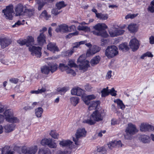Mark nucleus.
Instances as JSON below:
<instances>
[{"instance_id":"obj_1","label":"nucleus","mask_w":154,"mask_h":154,"mask_svg":"<svg viewBox=\"0 0 154 154\" xmlns=\"http://www.w3.org/2000/svg\"><path fill=\"white\" fill-rule=\"evenodd\" d=\"M105 115V113L103 110H96L91 115L89 119L84 120L83 122L90 125H93L96 122L102 121Z\"/></svg>"},{"instance_id":"obj_2","label":"nucleus","mask_w":154,"mask_h":154,"mask_svg":"<svg viewBox=\"0 0 154 154\" xmlns=\"http://www.w3.org/2000/svg\"><path fill=\"white\" fill-rule=\"evenodd\" d=\"M26 46H29V49L31 52V54L37 57H40L41 56L42 48L39 46H32L34 42V38L31 36H29L26 39Z\"/></svg>"},{"instance_id":"obj_3","label":"nucleus","mask_w":154,"mask_h":154,"mask_svg":"<svg viewBox=\"0 0 154 154\" xmlns=\"http://www.w3.org/2000/svg\"><path fill=\"white\" fill-rule=\"evenodd\" d=\"M107 27V26L104 23H98L93 26V28L95 30L93 31L92 32L94 35L107 38L109 35L105 29Z\"/></svg>"},{"instance_id":"obj_4","label":"nucleus","mask_w":154,"mask_h":154,"mask_svg":"<svg viewBox=\"0 0 154 154\" xmlns=\"http://www.w3.org/2000/svg\"><path fill=\"white\" fill-rule=\"evenodd\" d=\"M138 131L135 125L131 123H129L125 131V133L124 134L125 139L131 140L132 139L133 135L135 134Z\"/></svg>"},{"instance_id":"obj_5","label":"nucleus","mask_w":154,"mask_h":154,"mask_svg":"<svg viewBox=\"0 0 154 154\" xmlns=\"http://www.w3.org/2000/svg\"><path fill=\"white\" fill-rule=\"evenodd\" d=\"M118 54V48L115 45H111L107 47L105 51L106 56L108 58H111Z\"/></svg>"},{"instance_id":"obj_6","label":"nucleus","mask_w":154,"mask_h":154,"mask_svg":"<svg viewBox=\"0 0 154 154\" xmlns=\"http://www.w3.org/2000/svg\"><path fill=\"white\" fill-rule=\"evenodd\" d=\"M78 64L79 69L84 71L87 70L89 66V62L85 60V58L83 55H81L77 60Z\"/></svg>"},{"instance_id":"obj_7","label":"nucleus","mask_w":154,"mask_h":154,"mask_svg":"<svg viewBox=\"0 0 154 154\" xmlns=\"http://www.w3.org/2000/svg\"><path fill=\"white\" fill-rule=\"evenodd\" d=\"M5 118L8 122L16 123L19 122V120L15 117L13 116V111L11 109L6 110L4 113Z\"/></svg>"},{"instance_id":"obj_8","label":"nucleus","mask_w":154,"mask_h":154,"mask_svg":"<svg viewBox=\"0 0 154 154\" xmlns=\"http://www.w3.org/2000/svg\"><path fill=\"white\" fill-rule=\"evenodd\" d=\"M57 66L55 64H52L48 66H45L41 67V71L42 72L45 74H48L50 72L53 73L57 69Z\"/></svg>"},{"instance_id":"obj_9","label":"nucleus","mask_w":154,"mask_h":154,"mask_svg":"<svg viewBox=\"0 0 154 154\" xmlns=\"http://www.w3.org/2000/svg\"><path fill=\"white\" fill-rule=\"evenodd\" d=\"M13 7L12 5L6 7L5 9L2 10V12L5 16L6 19L11 20L14 15Z\"/></svg>"},{"instance_id":"obj_10","label":"nucleus","mask_w":154,"mask_h":154,"mask_svg":"<svg viewBox=\"0 0 154 154\" xmlns=\"http://www.w3.org/2000/svg\"><path fill=\"white\" fill-rule=\"evenodd\" d=\"M86 131L84 128L78 129L75 133L76 138H73V141L76 145H78V141L79 139L85 137L86 136Z\"/></svg>"},{"instance_id":"obj_11","label":"nucleus","mask_w":154,"mask_h":154,"mask_svg":"<svg viewBox=\"0 0 154 154\" xmlns=\"http://www.w3.org/2000/svg\"><path fill=\"white\" fill-rule=\"evenodd\" d=\"M22 152L24 154H35L37 152L38 148L36 146L29 147L23 146L22 148Z\"/></svg>"},{"instance_id":"obj_12","label":"nucleus","mask_w":154,"mask_h":154,"mask_svg":"<svg viewBox=\"0 0 154 154\" xmlns=\"http://www.w3.org/2000/svg\"><path fill=\"white\" fill-rule=\"evenodd\" d=\"M41 144L44 146H47L51 148H55L57 147L56 143L52 142L50 139L45 138L42 139L41 142Z\"/></svg>"},{"instance_id":"obj_13","label":"nucleus","mask_w":154,"mask_h":154,"mask_svg":"<svg viewBox=\"0 0 154 154\" xmlns=\"http://www.w3.org/2000/svg\"><path fill=\"white\" fill-rule=\"evenodd\" d=\"M60 68L63 71L65 70L67 73L71 74L74 76L76 75V73L71 68H69L67 65H65L63 63H60L59 65Z\"/></svg>"},{"instance_id":"obj_14","label":"nucleus","mask_w":154,"mask_h":154,"mask_svg":"<svg viewBox=\"0 0 154 154\" xmlns=\"http://www.w3.org/2000/svg\"><path fill=\"white\" fill-rule=\"evenodd\" d=\"M129 45L133 51H136L139 48V44L138 41L134 38L131 40L129 43Z\"/></svg>"},{"instance_id":"obj_15","label":"nucleus","mask_w":154,"mask_h":154,"mask_svg":"<svg viewBox=\"0 0 154 154\" xmlns=\"http://www.w3.org/2000/svg\"><path fill=\"white\" fill-rule=\"evenodd\" d=\"M47 48L53 53L59 51V48L55 43L50 42L47 45Z\"/></svg>"},{"instance_id":"obj_16","label":"nucleus","mask_w":154,"mask_h":154,"mask_svg":"<svg viewBox=\"0 0 154 154\" xmlns=\"http://www.w3.org/2000/svg\"><path fill=\"white\" fill-rule=\"evenodd\" d=\"M11 40L9 38H0V44L2 48H4L8 46L11 43Z\"/></svg>"},{"instance_id":"obj_17","label":"nucleus","mask_w":154,"mask_h":154,"mask_svg":"<svg viewBox=\"0 0 154 154\" xmlns=\"http://www.w3.org/2000/svg\"><path fill=\"white\" fill-rule=\"evenodd\" d=\"M125 32V30L122 29H116L114 30L109 32V33L112 37H115L117 35H120L122 34Z\"/></svg>"},{"instance_id":"obj_18","label":"nucleus","mask_w":154,"mask_h":154,"mask_svg":"<svg viewBox=\"0 0 154 154\" xmlns=\"http://www.w3.org/2000/svg\"><path fill=\"white\" fill-rule=\"evenodd\" d=\"M15 11L17 16L22 15L24 14V11H23V6L21 4H18L16 7Z\"/></svg>"},{"instance_id":"obj_19","label":"nucleus","mask_w":154,"mask_h":154,"mask_svg":"<svg viewBox=\"0 0 154 154\" xmlns=\"http://www.w3.org/2000/svg\"><path fill=\"white\" fill-rule=\"evenodd\" d=\"M37 41L38 45L42 46L45 43V36L42 32L37 38Z\"/></svg>"},{"instance_id":"obj_20","label":"nucleus","mask_w":154,"mask_h":154,"mask_svg":"<svg viewBox=\"0 0 154 154\" xmlns=\"http://www.w3.org/2000/svg\"><path fill=\"white\" fill-rule=\"evenodd\" d=\"M55 31L57 32H65L69 31V28L66 25L62 24L58 26L56 28Z\"/></svg>"},{"instance_id":"obj_21","label":"nucleus","mask_w":154,"mask_h":154,"mask_svg":"<svg viewBox=\"0 0 154 154\" xmlns=\"http://www.w3.org/2000/svg\"><path fill=\"white\" fill-rule=\"evenodd\" d=\"M122 145L121 141L120 140L111 141L108 144V147L110 149H112L116 146L118 147H122Z\"/></svg>"},{"instance_id":"obj_22","label":"nucleus","mask_w":154,"mask_h":154,"mask_svg":"<svg viewBox=\"0 0 154 154\" xmlns=\"http://www.w3.org/2000/svg\"><path fill=\"white\" fill-rule=\"evenodd\" d=\"M96 97L93 95H89L87 96H83L82 99L85 104L87 105H89L91 101V100L94 99Z\"/></svg>"},{"instance_id":"obj_23","label":"nucleus","mask_w":154,"mask_h":154,"mask_svg":"<svg viewBox=\"0 0 154 154\" xmlns=\"http://www.w3.org/2000/svg\"><path fill=\"white\" fill-rule=\"evenodd\" d=\"M101 49L100 47L97 45L93 46L91 48H90L87 53L91 54H94L99 52Z\"/></svg>"},{"instance_id":"obj_24","label":"nucleus","mask_w":154,"mask_h":154,"mask_svg":"<svg viewBox=\"0 0 154 154\" xmlns=\"http://www.w3.org/2000/svg\"><path fill=\"white\" fill-rule=\"evenodd\" d=\"M72 143V142L69 140H63L60 141L59 144L61 146L70 148Z\"/></svg>"},{"instance_id":"obj_25","label":"nucleus","mask_w":154,"mask_h":154,"mask_svg":"<svg viewBox=\"0 0 154 154\" xmlns=\"http://www.w3.org/2000/svg\"><path fill=\"white\" fill-rule=\"evenodd\" d=\"M29 2L32 3L35 2L38 4V11H40L46 4L44 2H41L40 0H29Z\"/></svg>"},{"instance_id":"obj_26","label":"nucleus","mask_w":154,"mask_h":154,"mask_svg":"<svg viewBox=\"0 0 154 154\" xmlns=\"http://www.w3.org/2000/svg\"><path fill=\"white\" fill-rule=\"evenodd\" d=\"M139 139L140 141L143 143H148L150 141L149 137L146 135H140L139 137Z\"/></svg>"},{"instance_id":"obj_27","label":"nucleus","mask_w":154,"mask_h":154,"mask_svg":"<svg viewBox=\"0 0 154 154\" xmlns=\"http://www.w3.org/2000/svg\"><path fill=\"white\" fill-rule=\"evenodd\" d=\"M2 154H13L14 152L10 149V147L8 146H5L2 149Z\"/></svg>"},{"instance_id":"obj_28","label":"nucleus","mask_w":154,"mask_h":154,"mask_svg":"<svg viewBox=\"0 0 154 154\" xmlns=\"http://www.w3.org/2000/svg\"><path fill=\"white\" fill-rule=\"evenodd\" d=\"M35 9L33 8L32 9H25L24 10V14L29 17L33 16L34 14Z\"/></svg>"},{"instance_id":"obj_29","label":"nucleus","mask_w":154,"mask_h":154,"mask_svg":"<svg viewBox=\"0 0 154 154\" xmlns=\"http://www.w3.org/2000/svg\"><path fill=\"white\" fill-rule=\"evenodd\" d=\"M15 125L14 124H11L10 125H7L5 127V129L7 132H10L14 129Z\"/></svg>"},{"instance_id":"obj_30","label":"nucleus","mask_w":154,"mask_h":154,"mask_svg":"<svg viewBox=\"0 0 154 154\" xmlns=\"http://www.w3.org/2000/svg\"><path fill=\"white\" fill-rule=\"evenodd\" d=\"M99 103V101H92L89 104L88 109L89 110H91L92 109H96Z\"/></svg>"},{"instance_id":"obj_31","label":"nucleus","mask_w":154,"mask_h":154,"mask_svg":"<svg viewBox=\"0 0 154 154\" xmlns=\"http://www.w3.org/2000/svg\"><path fill=\"white\" fill-rule=\"evenodd\" d=\"M100 60L99 56H97L94 57L91 61V64L92 66H94L98 63Z\"/></svg>"},{"instance_id":"obj_32","label":"nucleus","mask_w":154,"mask_h":154,"mask_svg":"<svg viewBox=\"0 0 154 154\" xmlns=\"http://www.w3.org/2000/svg\"><path fill=\"white\" fill-rule=\"evenodd\" d=\"M128 29L131 32H136L137 31V25L134 23H131L128 26Z\"/></svg>"},{"instance_id":"obj_33","label":"nucleus","mask_w":154,"mask_h":154,"mask_svg":"<svg viewBox=\"0 0 154 154\" xmlns=\"http://www.w3.org/2000/svg\"><path fill=\"white\" fill-rule=\"evenodd\" d=\"M43 112V109L42 107H39L36 108L35 110V116L38 118L41 117Z\"/></svg>"},{"instance_id":"obj_34","label":"nucleus","mask_w":154,"mask_h":154,"mask_svg":"<svg viewBox=\"0 0 154 154\" xmlns=\"http://www.w3.org/2000/svg\"><path fill=\"white\" fill-rule=\"evenodd\" d=\"M151 128L150 125L142 124L140 126V130L142 131H149Z\"/></svg>"},{"instance_id":"obj_35","label":"nucleus","mask_w":154,"mask_h":154,"mask_svg":"<svg viewBox=\"0 0 154 154\" xmlns=\"http://www.w3.org/2000/svg\"><path fill=\"white\" fill-rule=\"evenodd\" d=\"M119 48L120 50L123 52H126L129 50V48L127 44L126 43L120 45L119 46Z\"/></svg>"},{"instance_id":"obj_36","label":"nucleus","mask_w":154,"mask_h":154,"mask_svg":"<svg viewBox=\"0 0 154 154\" xmlns=\"http://www.w3.org/2000/svg\"><path fill=\"white\" fill-rule=\"evenodd\" d=\"M114 102L117 103L118 107L119 108H120L122 110L125 108V106L121 100L120 99H117L114 101Z\"/></svg>"},{"instance_id":"obj_37","label":"nucleus","mask_w":154,"mask_h":154,"mask_svg":"<svg viewBox=\"0 0 154 154\" xmlns=\"http://www.w3.org/2000/svg\"><path fill=\"white\" fill-rule=\"evenodd\" d=\"M70 100L72 104L75 106L79 103V98L78 97H72L70 98Z\"/></svg>"},{"instance_id":"obj_38","label":"nucleus","mask_w":154,"mask_h":154,"mask_svg":"<svg viewBox=\"0 0 154 154\" xmlns=\"http://www.w3.org/2000/svg\"><path fill=\"white\" fill-rule=\"evenodd\" d=\"M38 154H51V152L48 148L40 149L38 152Z\"/></svg>"},{"instance_id":"obj_39","label":"nucleus","mask_w":154,"mask_h":154,"mask_svg":"<svg viewBox=\"0 0 154 154\" xmlns=\"http://www.w3.org/2000/svg\"><path fill=\"white\" fill-rule=\"evenodd\" d=\"M96 17L102 20H106L108 18V15L107 14H102V13H98L96 14Z\"/></svg>"},{"instance_id":"obj_40","label":"nucleus","mask_w":154,"mask_h":154,"mask_svg":"<svg viewBox=\"0 0 154 154\" xmlns=\"http://www.w3.org/2000/svg\"><path fill=\"white\" fill-rule=\"evenodd\" d=\"M50 17V15L48 14L47 11L45 10H44L40 16V17L41 18H44L46 20H48Z\"/></svg>"},{"instance_id":"obj_41","label":"nucleus","mask_w":154,"mask_h":154,"mask_svg":"<svg viewBox=\"0 0 154 154\" xmlns=\"http://www.w3.org/2000/svg\"><path fill=\"white\" fill-rule=\"evenodd\" d=\"M101 93L102 97H105L108 95L109 94L108 87H107L106 88H103L101 91Z\"/></svg>"},{"instance_id":"obj_42","label":"nucleus","mask_w":154,"mask_h":154,"mask_svg":"<svg viewBox=\"0 0 154 154\" xmlns=\"http://www.w3.org/2000/svg\"><path fill=\"white\" fill-rule=\"evenodd\" d=\"M56 5L57 8L58 10H60L65 7L66 5L65 4L63 1H61L57 3L56 4Z\"/></svg>"},{"instance_id":"obj_43","label":"nucleus","mask_w":154,"mask_h":154,"mask_svg":"<svg viewBox=\"0 0 154 154\" xmlns=\"http://www.w3.org/2000/svg\"><path fill=\"white\" fill-rule=\"evenodd\" d=\"M97 153H100L101 154H103L106 152V150L103 147H100L97 148Z\"/></svg>"},{"instance_id":"obj_44","label":"nucleus","mask_w":154,"mask_h":154,"mask_svg":"<svg viewBox=\"0 0 154 154\" xmlns=\"http://www.w3.org/2000/svg\"><path fill=\"white\" fill-rule=\"evenodd\" d=\"M50 134L52 137L54 139H57L59 136V134L54 130H52L50 133Z\"/></svg>"},{"instance_id":"obj_45","label":"nucleus","mask_w":154,"mask_h":154,"mask_svg":"<svg viewBox=\"0 0 154 154\" xmlns=\"http://www.w3.org/2000/svg\"><path fill=\"white\" fill-rule=\"evenodd\" d=\"M68 65L71 67H76L77 65L74 60H69L67 63Z\"/></svg>"},{"instance_id":"obj_46","label":"nucleus","mask_w":154,"mask_h":154,"mask_svg":"<svg viewBox=\"0 0 154 154\" xmlns=\"http://www.w3.org/2000/svg\"><path fill=\"white\" fill-rule=\"evenodd\" d=\"M69 87H64L61 88H58L57 89V91L64 93L68 90H69Z\"/></svg>"},{"instance_id":"obj_47","label":"nucleus","mask_w":154,"mask_h":154,"mask_svg":"<svg viewBox=\"0 0 154 154\" xmlns=\"http://www.w3.org/2000/svg\"><path fill=\"white\" fill-rule=\"evenodd\" d=\"M137 14H128L125 17V19L126 20L130 19H133L137 16Z\"/></svg>"},{"instance_id":"obj_48","label":"nucleus","mask_w":154,"mask_h":154,"mask_svg":"<svg viewBox=\"0 0 154 154\" xmlns=\"http://www.w3.org/2000/svg\"><path fill=\"white\" fill-rule=\"evenodd\" d=\"M84 91L82 89L79 87H77V91L76 95L78 96H80L84 94Z\"/></svg>"},{"instance_id":"obj_49","label":"nucleus","mask_w":154,"mask_h":154,"mask_svg":"<svg viewBox=\"0 0 154 154\" xmlns=\"http://www.w3.org/2000/svg\"><path fill=\"white\" fill-rule=\"evenodd\" d=\"M74 51V50H73V49L66 51L65 53V55L66 56H70L73 53Z\"/></svg>"},{"instance_id":"obj_50","label":"nucleus","mask_w":154,"mask_h":154,"mask_svg":"<svg viewBox=\"0 0 154 154\" xmlns=\"http://www.w3.org/2000/svg\"><path fill=\"white\" fill-rule=\"evenodd\" d=\"M78 29L79 30L86 31L89 29V28L87 26H79Z\"/></svg>"},{"instance_id":"obj_51","label":"nucleus","mask_w":154,"mask_h":154,"mask_svg":"<svg viewBox=\"0 0 154 154\" xmlns=\"http://www.w3.org/2000/svg\"><path fill=\"white\" fill-rule=\"evenodd\" d=\"M58 10L57 8H54L52 10L51 13L54 15H56L59 14L61 12L60 11H58Z\"/></svg>"},{"instance_id":"obj_52","label":"nucleus","mask_w":154,"mask_h":154,"mask_svg":"<svg viewBox=\"0 0 154 154\" xmlns=\"http://www.w3.org/2000/svg\"><path fill=\"white\" fill-rule=\"evenodd\" d=\"M17 43L21 45H26V39L24 40H19L17 41Z\"/></svg>"},{"instance_id":"obj_53","label":"nucleus","mask_w":154,"mask_h":154,"mask_svg":"<svg viewBox=\"0 0 154 154\" xmlns=\"http://www.w3.org/2000/svg\"><path fill=\"white\" fill-rule=\"evenodd\" d=\"M109 94L112 96H115L116 95V91H115L114 88H112L109 91Z\"/></svg>"},{"instance_id":"obj_54","label":"nucleus","mask_w":154,"mask_h":154,"mask_svg":"<svg viewBox=\"0 0 154 154\" xmlns=\"http://www.w3.org/2000/svg\"><path fill=\"white\" fill-rule=\"evenodd\" d=\"M18 80H19L15 78H12L10 79L9 80V81L10 82L15 84L18 83Z\"/></svg>"},{"instance_id":"obj_55","label":"nucleus","mask_w":154,"mask_h":154,"mask_svg":"<svg viewBox=\"0 0 154 154\" xmlns=\"http://www.w3.org/2000/svg\"><path fill=\"white\" fill-rule=\"evenodd\" d=\"M119 123V121L116 119H113L111 121V124L112 125H116L118 124Z\"/></svg>"},{"instance_id":"obj_56","label":"nucleus","mask_w":154,"mask_h":154,"mask_svg":"<svg viewBox=\"0 0 154 154\" xmlns=\"http://www.w3.org/2000/svg\"><path fill=\"white\" fill-rule=\"evenodd\" d=\"M38 94H42L44 93L46 91V88L45 87H42L41 89H38Z\"/></svg>"},{"instance_id":"obj_57","label":"nucleus","mask_w":154,"mask_h":154,"mask_svg":"<svg viewBox=\"0 0 154 154\" xmlns=\"http://www.w3.org/2000/svg\"><path fill=\"white\" fill-rule=\"evenodd\" d=\"M85 88L87 91H90L91 88V87L90 85L87 84L85 86Z\"/></svg>"},{"instance_id":"obj_58","label":"nucleus","mask_w":154,"mask_h":154,"mask_svg":"<svg viewBox=\"0 0 154 154\" xmlns=\"http://www.w3.org/2000/svg\"><path fill=\"white\" fill-rule=\"evenodd\" d=\"M148 10L151 13H154V7L153 6H150L149 7Z\"/></svg>"},{"instance_id":"obj_59","label":"nucleus","mask_w":154,"mask_h":154,"mask_svg":"<svg viewBox=\"0 0 154 154\" xmlns=\"http://www.w3.org/2000/svg\"><path fill=\"white\" fill-rule=\"evenodd\" d=\"M149 43L150 44H154V36H151L149 38Z\"/></svg>"},{"instance_id":"obj_60","label":"nucleus","mask_w":154,"mask_h":154,"mask_svg":"<svg viewBox=\"0 0 154 154\" xmlns=\"http://www.w3.org/2000/svg\"><path fill=\"white\" fill-rule=\"evenodd\" d=\"M112 71L111 70L109 71L107 73L106 75V78L107 79H110L111 77Z\"/></svg>"},{"instance_id":"obj_61","label":"nucleus","mask_w":154,"mask_h":154,"mask_svg":"<svg viewBox=\"0 0 154 154\" xmlns=\"http://www.w3.org/2000/svg\"><path fill=\"white\" fill-rule=\"evenodd\" d=\"M77 91V88H73L71 91V94L72 95H76Z\"/></svg>"},{"instance_id":"obj_62","label":"nucleus","mask_w":154,"mask_h":154,"mask_svg":"<svg viewBox=\"0 0 154 154\" xmlns=\"http://www.w3.org/2000/svg\"><path fill=\"white\" fill-rule=\"evenodd\" d=\"M5 110L4 106L0 103V113L3 112Z\"/></svg>"},{"instance_id":"obj_63","label":"nucleus","mask_w":154,"mask_h":154,"mask_svg":"<svg viewBox=\"0 0 154 154\" xmlns=\"http://www.w3.org/2000/svg\"><path fill=\"white\" fill-rule=\"evenodd\" d=\"M21 24V23L20 21L19 20L15 24L12 25L13 27H15L16 26H18L19 25Z\"/></svg>"},{"instance_id":"obj_64","label":"nucleus","mask_w":154,"mask_h":154,"mask_svg":"<svg viewBox=\"0 0 154 154\" xmlns=\"http://www.w3.org/2000/svg\"><path fill=\"white\" fill-rule=\"evenodd\" d=\"M79 45L78 42H76L74 43L73 45V50H74V49L76 48H77L79 47Z\"/></svg>"}]
</instances>
